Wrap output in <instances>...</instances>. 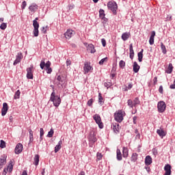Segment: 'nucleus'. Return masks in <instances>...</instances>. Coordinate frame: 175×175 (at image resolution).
<instances>
[{
  "label": "nucleus",
  "instance_id": "f257e3e1",
  "mask_svg": "<svg viewBox=\"0 0 175 175\" xmlns=\"http://www.w3.org/2000/svg\"><path fill=\"white\" fill-rule=\"evenodd\" d=\"M50 100L53 102V105L55 107H58L59 105H61V98L57 95H55V91L53 90V92L51 94Z\"/></svg>",
  "mask_w": 175,
  "mask_h": 175
},
{
  "label": "nucleus",
  "instance_id": "f03ea898",
  "mask_svg": "<svg viewBox=\"0 0 175 175\" xmlns=\"http://www.w3.org/2000/svg\"><path fill=\"white\" fill-rule=\"evenodd\" d=\"M40 66L41 69H44L45 67V70H46V73H48V75H50V73L53 72V69L50 67L51 66V62H50V61H48L46 63L44 62V59H42L40 64Z\"/></svg>",
  "mask_w": 175,
  "mask_h": 175
},
{
  "label": "nucleus",
  "instance_id": "7ed1b4c3",
  "mask_svg": "<svg viewBox=\"0 0 175 175\" xmlns=\"http://www.w3.org/2000/svg\"><path fill=\"white\" fill-rule=\"evenodd\" d=\"M124 117H125V111L122 110H118L114 113L115 121L117 122H122Z\"/></svg>",
  "mask_w": 175,
  "mask_h": 175
},
{
  "label": "nucleus",
  "instance_id": "20e7f679",
  "mask_svg": "<svg viewBox=\"0 0 175 175\" xmlns=\"http://www.w3.org/2000/svg\"><path fill=\"white\" fill-rule=\"evenodd\" d=\"M38 21H39L38 17H36L35 20L33 21V33L36 38L39 36V23L38 22Z\"/></svg>",
  "mask_w": 175,
  "mask_h": 175
},
{
  "label": "nucleus",
  "instance_id": "39448f33",
  "mask_svg": "<svg viewBox=\"0 0 175 175\" xmlns=\"http://www.w3.org/2000/svg\"><path fill=\"white\" fill-rule=\"evenodd\" d=\"M107 6L109 10H111L113 14H116V12H117V9H118L117 3H116V1H109L107 4Z\"/></svg>",
  "mask_w": 175,
  "mask_h": 175
},
{
  "label": "nucleus",
  "instance_id": "423d86ee",
  "mask_svg": "<svg viewBox=\"0 0 175 175\" xmlns=\"http://www.w3.org/2000/svg\"><path fill=\"white\" fill-rule=\"evenodd\" d=\"M93 119L96 122V123L98 125L99 128L100 129H103V123L102 122V118H100V116L99 114H95L93 116Z\"/></svg>",
  "mask_w": 175,
  "mask_h": 175
},
{
  "label": "nucleus",
  "instance_id": "0eeeda50",
  "mask_svg": "<svg viewBox=\"0 0 175 175\" xmlns=\"http://www.w3.org/2000/svg\"><path fill=\"white\" fill-rule=\"evenodd\" d=\"M89 142L91 144H94L97 140L96 139V132L95 131H92L88 137Z\"/></svg>",
  "mask_w": 175,
  "mask_h": 175
},
{
  "label": "nucleus",
  "instance_id": "6e6552de",
  "mask_svg": "<svg viewBox=\"0 0 175 175\" xmlns=\"http://www.w3.org/2000/svg\"><path fill=\"white\" fill-rule=\"evenodd\" d=\"M157 109L159 113H163L166 110V104L164 101H160L157 104Z\"/></svg>",
  "mask_w": 175,
  "mask_h": 175
},
{
  "label": "nucleus",
  "instance_id": "1a4fd4ad",
  "mask_svg": "<svg viewBox=\"0 0 175 175\" xmlns=\"http://www.w3.org/2000/svg\"><path fill=\"white\" fill-rule=\"evenodd\" d=\"M33 69V65H31L29 68H27V78L29 80L33 79V72H32Z\"/></svg>",
  "mask_w": 175,
  "mask_h": 175
},
{
  "label": "nucleus",
  "instance_id": "9d476101",
  "mask_svg": "<svg viewBox=\"0 0 175 175\" xmlns=\"http://www.w3.org/2000/svg\"><path fill=\"white\" fill-rule=\"evenodd\" d=\"M38 6L36 3H33L31 5L29 6V10L31 14H33L36 12L38 11Z\"/></svg>",
  "mask_w": 175,
  "mask_h": 175
},
{
  "label": "nucleus",
  "instance_id": "9b49d317",
  "mask_svg": "<svg viewBox=\"0 0 175 175\" xmlns=\"http://www.w3.org/2000/svg\"><path fill=\"white\" fill-rule=\"evenodd\" d=\"M24 149V146L21 143H18L16 144L15 147V154H21L23 152V150Z\"/></svg>",
  "mask_w": 175,
  "mask_h": 175
},
{
  "label": "nucleus",
  "instance_id": "f8f14e48",
  "mask_svg": "<svg viewBox=\"0 0 175 175\" xmlns=\"http://www.w3.org/2000/svg\"><path fill=\"white\" fill-rule=\"evenodd\" d=\"M75 31L70 29H68L66 33H64V36L66 39H70L74 35H75Z\"/></svg>",
  "mask_w": 175,
  "mask_h": 175
},
{
  "label": "nucleus",
  "instance_id": "ddd939ff",
  "mask_svg": "<svg viewBox=\"0 0 175 175\" xmlns=\"http://www.w3.org/2000/svg\"><path fill=\"white\" fill-rule=\"evenodd\" d=\"M7 158H8V156H6L5 154H3L0 158V170L2 169V167H3V166H5V165H6Z\"/></svg>",
  "mask_w": 175,
  "mask_h": 175
},
{
  "label": "nucleus",
  "instance_id": "4468645a",
  "mask_svg": "<svg viewBox=\"0 0 175 175\" xmlns=\"http://www.w3.org/2000/svg\"><path fill=\"white\" fill-rule=\"evenodd\" d=\"M92 66L88 64V62H85L84 66H83V70L85 75H87L90 70H92Z\"/></svg>",
  "mask_w": 175,
  "mask_h": 175
},
{
  "label": "nucleus",
  "instance_id": "2eb2a0df",
  "mask_svg": "<svg viewBox=\"0 0 175 175\" xmlns=\"http://www.w3.org/2000/svg\"><path fill=\"white\" fill-rule=\"evenodd\" d=\"M23 53H18L17 55L16 56V59L14 62V65H17V64H20L21 60L23 59Z\"/></svg>",
  "mask_w": 175,
  "mask_h": 175
},
{
  "label": "nucleus",
  "instance_id": "dca6fc26",
  "mask_svg": "<svg viewBox=\"0 0 175 175\" xmlns=\"http://www.w3.org/2000/svg\"><path fill=\"white\" fill-rule=\"evenodd\" d=\"M8 110H9V106L8 103H4L3 104V107L1 109V116H6V113H8Z\"/></svg>",
  "mask_w": 175,
  "mask_h": 175
},
{
  "label": "nucleus",
  "instance_id": "f3484780",
  "mask_svg": "<svg viewBox=\"0 0 175 175\" xmlns=\"http://www.w3.org/2000/svg\"><path fill=\"white\" fill-rule=\"evenodd\" d=\"M165 174L164 175H170L172 174V166L170 164H167L164 167Z\"/></svg>",
  "mask_w": 175,
  "mask_h": 175
},
{
  "label": "nucleus",
  "instance_id": "a211bd4d",
  "mask_svg": "<svg viewBox=\"0 0 175 175\" xmlns=\"http://www.w3.org/2000/svg\"><path fill=\"white\" fill-rule=\"evenodd\" d=\"M131 38V33L130 32H125L123 33L122 35V39L124 42L128 40Z\"/></svg>",
  "mask_w": 175,
  "mask_h": 175
},
{
  "label": "nucleus",
  "instance_id": "6ab92c4d",
  "mask_svg": "<svg viewBox=\"0 0 175 175\" xmlns=\"http://www.w3.org/2000/svg\"><path fill=\"white\" fill-rule=\"evenodd\" d=\"M112 128L115 133H118V132H120V124L118 123L113 124Z\"/></svg>",
  "mask_w": 175,
  "mask_h": 175
},
{
  "label": "nucleus",
  "instance_id": "aec40b11",
  "mask_svg": "<svg viewBox=\"0 0 175 175\" xmlns=\"http://www.w3.org/2000/svg\"><path fill=\"white\" fill-rule=\"evenodd\" d=\"M133 72L135 73H137L140 69V66L137 64V62H135L133 64Z\"/></svg>",
  "mask_w": 175,
  "mask_h": 175
},
{
  "label": "nucleus",
  "instance_id": "412c9836",
  "mask_svg": "<svg viewBox=\"0 0 175 175\" xmlns=\"http://www.w3.org/2000/svg\"><path fill=\"white\" fill-rule=\"evenodd\" d=\"M40 158V156H39V154H35L33 157V165H35V166H38V165H39Z\"/></svg>",
  "mask_w": 175,
  "mask_h": 175
},
{
  "label": "nucleus",
  "instance_id": "4be33fe9",
  "mask_svg": "<svg viewBox=\"0 0 175 175\" xmlns=\"http://www.w3.org/2000/svg\"><path fill=\"white\" fill-rule=\"evenodd\" d=\"M152 163V159L150 156H146L145 159V164L146 166H148V165H151Z\"/></svg>",
  "mask_w": 175,
  "mask_h": 175
},
{
  "label": "nucleus",
  "instance_id": "5701e85b",
  "mask_svg": "<svg viewBox=\"0 0 175 175\" xmlns=\"http://www.w3.org/2000/svg\"><path fill=\"white\" fill-rule=\"evenodd\" d=\"M155 38V31H152L151 35L149 40V43L150 45L154 44V38Z\"/></svg>",
  "mask_w": 175,
  "mask_h": 175
},
{
  "label": "nucleus",
  "instance_id": "b1692460",
  "mask_svg": "<svg viewBox=\"0 0 175 175\" xmlns=\"http://www.w3.org/2000/svg\"><path fill=\"white\" fill-rule=\"evenodd\" d=\"M130 58L131 59H133V57H135V51H133V46L132 45V44H130Z\"/></svg>",
  "mask_w": 175,
  "mask_h": 175
},
{
  "label": "nucleus",
  "instance_id": "393cba45",
  "mask_svg": "<svg viewBox=\"0 0 175 175\" xmlns=\"http://www.w3.org/2000/svg\"><path fill=\"white\" fill-rule=\"evenodd\" d=\"M88 50L90 51L92 54H94L95 53V46L92 44H90L88 46Z\"/></svg>",
  "mask_w": 175,
  "mask_h": 175
},
{
  "label": "nucleus",
  "instance_id": "a878e982",
  "mask_svg": "<svg viewBox=\"0 0 175 175\" xmlns=\"http://www.w3.org/2000/svg\"><path fill=\"white\" fill-rule=\"evenodd\" d=\"M62 145V141L60 140L57 145L55 147V152H57L61 150V146Z\"/></svg>",
  "mask_w": 175,
  "mask_h": 175
},
{
  "label": "nucleus",
  "instance_id": "bb28decb",
  "mask_svg": "<svg viewBox=\"0 0 175 175\" xmlns=\"http://www.w3.org/2000/svg\"><path fill=\"white\" fill-rule=\"evenodd\" d=\"M144 51V49H142L139 53H138V61L139 62H142L143 61V52Z\"/></svg>",
  "mask_w": 175,
  "mask_h": 175
},
{
  "label": "nucleus",
  "instance_id": "cd10ccee",
  "mask_svg": "<svg viewBox=\"0 0 175 175\" xmlns=\"http://www.w3.org/2000/svg\"><path fill=\"white\" fill-rule=\"evenodd\" d=\"M157 133L159 134L161 137H163V136H166V133H165V131L162 129H158L157 131Z\"/></svg>",
  "mask_w": 175,
  "mask_h": 175
},
{
  "label": "nucleus",
  "instance_id": "c85d7f7f",
  "mask_svg": "<svg viewBox=\"0 0 175 175\" xmlns=\"http://www.w3.org/2000/svg\"><path fill=\"white\" fill-rule=\"evenodd\" d=\"M166 73L170 74L173 72V64H170L167 69L165 70Z\"/></svg>",
  "mask_w": 175,
  "mask_h": 175
},
{
  "label": "nucleus",
  "instance_id": "c756f323",
  "mask_svg": "<svg viewBox=\"0 0 175 175\" xmlns=\"http://www.w3.org/2000/svg\"><path fill=\"white\" fill-rule=\"evenodd\" d=\"M161 49L162 50V53H163L164 54H166V53H167V51H166V46H165V44H163V42H161Z\"/></svg>",
  "mask_w": 175,
  "mask_h": 175
},
{
  "label": "nucleus",
  "instance_id": "7c9ffc66",
  "mask_svg": "<svg viewBox=\"0 0 175 175\" xmlns=\"http://www.w3.org/2000/svg\"><path fill=\"white\" fill-rule=\"evenodd\" d=\"M43 135H44V130H43V128L40 129V141L43 140Z\"/></svg>",
  "mask_w": 175,
  "mask_h": 175
},
{
  "label": "nucleus",
  "instance_id": "2f4dec72",
  "mask_svg": "<svg viewBox=\"0 0 175 175\" xmlns=\"http://www.w3.org/2000/svg\"><path fill=\"white\" fill-rule=\"evenodd\" d=\"M134 107H136L137 105L140 104V100H139V98H135L134 100L133 101Z\"/></svg>",
  "mask_w": 175,
  "mask_h": 175
},
{
  "label": "nucleus",
  "instance_id": "473e14b6",
  "mask_svg": "<svg viewBox=\"0 0 175 175\" xmlns=\"http://www.w3.org/2000/svg\"><path fill=\"white\" fill-rule=\"evenodd\" d=\"M57 80L58 81V83L60 84L61 85H62V84H64V79H62V77H61L59 75L57 76Z\"/></svg>",
  "mask_w": 175,
  "mask_h": 175
},
{
  "label": "nucleus",
  "instance_id": "72a5a7b5",
  "mask_svg": "<svg viewBox=\"0 0 175 175\" xmlns=\"http://www.w3.org/2000/svg\"><path fill=\"white\" fill-rule=\"evenodd\" d=\"M21 94L20 90H17L14 96V99H19Z\"/></svg>",
  "mask_w": 175,
  "mask_h": 175
},
{
  "label": "nucleus",
  "instance_id": "f704fd0d",
  "mask_svg": "<svg viewBox=\"0 0 175 175\" xmlns=\"http://www.w3.org/2000/svg\"><path fill=\"white\" fill-rule=\"evenodd\" d=\"M98 103L100 105H102L103 103V97L102 96V94H98Z\"/></svg>",
  "mask_w": 175,
  "mask_h": 175
},
{
  "label": "nucleus",
  "instance_id": "c9c22d12",
  "mask_svg": "<svg viewBox=\"0 0 175 175\" xmlns=\"http://www.w3.org/2000/svg\"><path fill=\"white\" fill-rule=\"evenodd\" d=\"M127 105L128 106H129V107H131V109H133V107H135L133 105V101H132V100L129 99L127 101Z\"/></svg>",
  "mask_w": 175,
  "mask_h": 175
},
{
  "label": "nucleus",
  "instance_id": "e433bc0d",
  "mask_svg": "<svg viewBox=\"0 0 175 175\" xmlns=\"http://www.w3.org/2000/svg\"><path fill=\"white\" fill-rule=\"evenodd\" d=\"M119 66L121 69H124V68H125V62H124V60H121L119 62Z\"/></svg>",
  "mask_w": 175,
  "mask_h": 175
},
{
  "label": "nucleus",
  "instance_id": "4c0bfd02",
  "mask_svg": "<svg viewBox=\"0 0 175 175\" xmlns=\"http://www.w3.org/2000/svg\"><path fill=\"white\" fill-rule=\"evenodd\" d=\"M7 169H8V172H9L10 173H12V172L13 171V164H12V163H10L8 165Z\"/></svg>",
  "mask_w": 175,
  "mask_h": 175
},
{
  "label": "nucleus",
  "instance_id": "58836bf2",
  "mask_svg": "<svg viewBox=\"0 0 175 175\" xmlns=\"http://www.w3.org/2000/svg\"><path fill=\"white\" fill-rule=\"evenodd\" d=\"M54 135V130L51 129L50 131H49L47 137H53V135Z\"/></svg>",
  "mask_w": 175,
  "mask_h": 175
},
{
  "label": "nucleus",
  "instance_id": "ea45409f",
  "mask_svg": "<svg viewBox=\"0 0 175 175\" xmlns=\"http://www.w3.org/2000/svg\"><path fill=\"white\" fill-rule=\"evenodd\" d=\"M135 133L136 135L135 139L137 140V139H140V133H139V131L137 129H135Z\"/></svg>",
  "mask_w": 175,
  "mask_h": 175
},
{
  "label": "nucleus",
  "instance_id": "a19ab883",
  "mask_svg": "<svg viewBox=\"0 0 175 175\" xmlns=\"http://www.w3.org/2000/svg\"><path fill=\"white\" fill-rule=\"evenodd\" d=\"M137 160V154H133L131 156L132 162H136Z\"/></svg>",
  "mask_w": 175,
  "mask_h": 175
},
{
  "label": "nucleus",
  "instance_id": "79ce46f5",
  "mask_svg": "<svg viewBox=\"0 0 175 175\" xmlns=\"http://www.w3.org/2000/svg\"><path fill=\"white\" fill-rule=\"evenodd\" d=\"M0 142V148H5V147H6V142L2 139Z\"/></svg>",
  "mask_w": 175,
  "mask_h": 175
},
{
  "label": "nucleus",
  "instance_id": "37998d69",
  "mask_svg": "<svg viewBox=\"0 0 175 175\" xmlns=\"http://www.w3.org/2000/svg\"><path fill=\"white\" fill-rule=\"evenodd\" d=\"M105 62H107V57H105L103 59H102L99 62V65H103V64H105Z\"/></svg>",
  "mask_w": 175,
  "mask_h": 175
},
{
  "label": "nucleus",
  "instance_id": "c03bdc74",
  "mask_svg": "<svg viewBox=\"0 0 175 175\" xmlns=\"http://www.w3.org/2000/svg\"><path fill=\"white\" fill-rule=\"evenodd\" d=\"M99 14H100V18H103L105 17V10H100Z\"/></svg>",
  "mask_w": 175,
  "mask_h": 175
},
{
  "label": "nucleus",
  "instance_id": "a18cd8bd",
  "mask_svg": "<svg viewBox=\"0 0 175 175\" xmlns=\"http://www.w3.org/2000/svg\"><path fill=\"white\" fill-rule=\"evenodd\" d=\"M8 27V24L7 23H3L1 25H0V28L3 30H5Z\"/></svg>",
  "mask_w": 175,
  "mask_h": 175
},
{
  "label": "nucleus",
  "instance_id": "49530a36",
  "mask_svg": "<svg viewBox=\"0 0 175 175\" xmlns=\"http://www.w3.org/2000/svg\"><path fill=\"white\" fill-rule=\"evenodd\" d=\"M26 7H27V1H24L22 3V5H21V9H22V10H24V9H25Z\"/></svg>",
  "mask_w": 175,
  "mask_h": 175
},
{
  "label": "nucleus",
  "instance_id": "de8ad7c7",
  "mask_svg": "<svg viewBox=\"0 0 175 175\" xmlns=\"http://www.w3.org/2000/svg\"><path fill=\"white\" fill-rule=\"evenodd\" d=\"M92 103H94V99L91 98L88 101L87 105L89 106H92Z\"/></svg>",
  "mask_w": 175,
  "mask_h": 175
},
{
  "label": "nucleus",
  "instance_id": "09e8293b",
  "mask_svg": "<svg viewBox=\"0 0 175 175\" xmlns=\"http://www.w3.org/2000/svg\"><path fill=\"white\" fill-rule=\"evenodd\" d=\"M96 157H97V161H100V159L103 158V155L102 154H97Z\"/></svg>",
  "mask_w": 175,
  "mask_h": 175
},
{
  "label": "nucleus",
  "instance_id": "8fccbe9b",
  "mask_svg": "<svg viewBox=\"0 0 175 175\" xmlns=\"http://www.w3.org/2000/svg\"><path fill=\"white\" fill-rule=\"evenodd\" d=\"M117 159H118V161H122V154H117Z\"/></svg>",
  "mask_w": 175,
  "mask_h": 175
},
{
  "label": "nucleus",
  "instance_id": "3c124183",
  "mask_svg": "<svg viewBox=\"0 0 175 175\" xmlns=\"http://www.w3.org/2000/svg\"><path fill=\"white\" fill-rule=\"evenodd\" d=\"M101 43L103 47H106V40H105V38L101 39Z\"/></svg>",
  "mask_w": 175,
  "mask_h": 175
},
{
  "label": "nucleus",
  "instance_id": "603ef678",
  "mask_svg": "<svg viewBox=\"0 0 175 175\" xmlns=\"http://www.w3.org/2000/svg\"><path fill=\"white\" fill-rule=\"evenodd\" d=\"M158 83V77H155L154 79H153V84L154 85H156V84Z\"/></svg>",
  "mask_w": 175,
  "mask_h": 175
},
{
  "label": "nucleus",
  "instance_id": "864d4df0",
  "mask_svg": "<svg viewBox=\"0 0 175 175\" xmlns=\"http://www.w3.org/2000/svg\"><path fill=\"white\" fill-rule=\"evenodd\" d=\"M132 87H133L132 83H129L128 87L124 90V91H128V90H131L132 88Z\"/></svg>",
  "mask_w": 175,
  "mask_h": 175
},
{
  "label": "nucleus",
  "instance_id": "5fc2aeb1",
  "mask_svg": "<svg viewBox=\"0 0 175 175\" xmlns=\"http://www.w3.org/2000/svg\"><path fill=\"white\" fill-rule=\"evenodd\" d=\"M159 92H160V94H163V87L162 85H160Z\"/></svg>",
  "mask_w": 175,
  "mask_h": 175
},
{
  "label": "nucleus",
  "instance_id": "6e6d98bb",
  "mask_svg": "<svg viewBox=\"0 0 175 175\" xmlns=\"http://www.w3.org/2000/svg\"><path fill=\"white\" fill-rule=\"evenodd\" d=\"M70 65H72V62L70 61V59H68L66 60V66H70Z\"/></svg>",
  "mask_w": 175,
  "mask_h": 175
},
{
  "label": "nucleus",
  "instance_id": "4d7b16f0",
  "mask_svg": "<svg viewBox=\"0 0 175 175\" xmlns=\"http://www.w3.org/2000/svg\"><path fill=\"white\" fill-rule=\"evenodd\" d=\"M122 152H123V154H128V149H127V148L124 147Z\"/></svg>",
  "mask_w": 175,
  "mask_h": 175
},
{
  "label": "nucleus",
  "instance_id": "13d9d810",
  "mask_svg": "<svg viewBox=\"0 0 175 175\" xmlns=\"http://www.w3.org/2000/svg\"><path fill=\"white\" fill-rule=\"evenodd\" d=\"M41 31H42V33H47V30L46 29V27H43L42 28Z\"/></svg>",
  "mask_w": 175,
  "mask_h": 175
},
{
  "label": "nucleus",
  "instance_id": "bf43d9fd",
  "mask_svg": "<svg viewBox=\"0 0 175 175\" xmlns=\"http://www.w3.org/2000/svg\"><path fill=\"white\" fill-rule=\"evenodd\" d=\"M171 90H175V80L174 81V83L172 85H170Z\"/></svg>",
  "mask_w": 175,
  "mask_h": 175
},
{
  "label": "nucleus",
  "instance_id": "052dcab7",
  "mask_svg": "<svg viewBox=\"0 0 175 175\" xmlns=\"http://www.w3.org/2000/svg\"><path fill=\"white\" fill-rule=\"evenodd\" d=\"M8 172H9V170L7 168H4L3 172V174H6V173H8Z\"/></svg>",
  "mask_w": 175,
  "mask_h": 175
},
{
  "label": "nucleus",
  "instance_id": "680f3d73",
  "mask_svg": "<svg viewBox=\"0 0 175 175\" xmlns=\"http://www.w3.org/2000/svg\"><path fill=\"white\" fill-rule=\"evenodd\" d=\"M133 120V124H136L137 120V116H134Z\"/></svg>",
  "mask_w": 175,
  "mask_h": 175
},
{
  "label": "nucleus",
  "instance_id": "e2e57ef3",
  "mask_svg": "<svg viewBox=\"0 0 175 175\" xmlns=\"http://www.w3.org/2000/svg\"><path fill=\"white\" fill-rule=\"evenodd\" d=\"M145 169H146V170L148 172V173H150V171L151 170L150 169V167L146 166V167H145Z\"/></svg>",
  "mask_w": 175,
  "mask_h": 175
},
{
  "label": "nucleus",
  "instance_id": "0e129e2a",
  "mask_svg": "<svg viewBox=\"0 0 175 175\" xmlns=\"http://www.w3.org/2000/svg\"><path fill=\"white\" fill-rule=\"evenodd\" d=\"M30 142H33V135H29Z\"/></svg>",
  "mask_w": 175,
  "mask_h": 175
},
{
  "label": "nucleus",
  "instance_id": "69168bd1",
  "mask_svg": "<svg viewBox=\"0 0 175 175\" xmlns=\"http://www.w3.org/2000/svg\"><path fill=\"white\" fill-rule=\"evenodd\" d=\"M9 119H10V122H13V116H10Z\"/></svg>",
  "mask_w": 175,
  "mask_h": 175
},
{
  "label": "nucleus",
  "instance_id": "338daca9",
  "mask_svg": "<svg viewBox=\"0 0 175 175\" xmlns=\"http://www.w3.org/2000/svg\"><path fill=\"white\" fill-rule=\"evenodd\" d=\"M22 175H28L26 170H24L22 173Z\"/></svg>",
  "mask_w": 175,
  "mask_h": 175
},
{
  "label": "nucleus",
  "instance_id": "774afa93",
  "mask_svg": "<svg viewBox=\"0 0 175 175\" xmlns=\"http://www.w3.org/2000/svg\"><path fill=\"white\" fill-rule=\"evenodd\" d=\"M79 175H85V172H84L83 171H81Z\"/></svg>",
  "mask_w": 175,
  "mask_h": 175
}]
</instances>
